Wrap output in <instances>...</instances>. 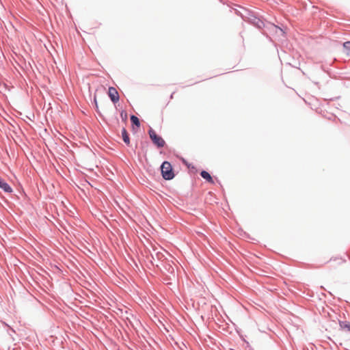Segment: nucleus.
<instances>
[{"instance_id":"nucleus-1","label":"nucleus","mask_w":350,"mask_h":350,"mask_svg":"<svg viewBox=\"0 0 350 350\" xmlns=\"http://www.w3.org/2000/svg\"><path fill=\"white\" fill-rule=\"evenodd\" d=\"M234 12L237 15L240 16L244 22H264V18L259 12L243 6H238V8H234Z\"/></svg>"},{"instance_id":"nucleus-2","label":"nucleus","mask_w":350,"mask_h":350,"mask_svg":"<svg viewBox=\"0 0 350 350\" xmlns=\"http://www.w3.org/2000/svg\"><path fill=\"white\" fill-rule=\"evenodd\" d=\"M161 170L162 176L165 180H171L174 178V174L172 171V167L168 161H164L161 166Z\"/></svg>"},{"instance_id":"nucleus-3","label":"nucleus","mask_w":350,"mask_h":350,"mask_svg":"<svg viewBox=\"0 0 350 350\" xmlns=\"http://www.w3.org/2000/svg\"><path fill=\"white\" fill-rule=\"evenodd\" d=\"M148 133L151 140L157 147L162 148L164 146L165 141L161 137L157 135L153 129H150Z\"/></svg>"},{"instance_id":"nucleus-4","label":"nucleus","mask_w":350,"mask_h":350,"mask_svg":"<svg viewBox=\"0 0 350 350\" xmlns=\"http://www.w3.org/2000/svg\"><path fill=\"white\" fill-rule=\"evenodd\" d=\"M108 94L111 100L114 103H117L119 100V94L116 89L113 87L109 88Z\"/></svg>"},{"instance_id":"nucleus-5","label":"nucleus","mask_w":350,"mask_h":350,"mask_svg":"<svg viewBox=\"0 0 350 350\" xmlns=\"http://www.w3.org/2000/svg\"><path fill=\"white\" fill-rule=\"evenodd\" d=\"M0 188L2 189L5 192L7 193H11L12 192V189L11 187L5 182L1 177H0Z\"/></svg>"},{"instance_id":"nucleus-6","label":"nucleus","mask_w":350,"mask_h":350,"mask_svg":"<svg viewBox=\"0 0 350 350\" xmlns=\"http://www.w3.org/2000/svg\"><path fill=\"white\" fill-rule=\"evenodd\" d=\"M200 175L203 178L206 179L208 183H214L211 176L210 175V174L208 172H207L206 171H202L200 173Z\"/></svg>"},{"instance_id":"nucleus-7","label":"nucleus","mask_w":350,"mask_h":350,"mask_svg":"<svg viewBox=\"0 0 350 350\" xmlns=\"http://www.w3.org/2000/svg\"><path fill=\"white\" fill-rule=\"evenodd\" d=\"M339 325L341 329L350 332V323L347 321H340Z\"/></svg>"},{"instance_id":"nucleus-8","label":"nucleus","mask_w":350,"mask_h":350,"mask_svg":"<svg viewBox=\"0 0 350 350\" xmlns=\"http://www.w3.org/2000/svg\"><path fill=\"white\" fill-rule=\"evenodd\" d=\"M122 136L123 141L126 144L129 145L130 144V139H129V134L125 129H123L122 131Z\"/></svg>"},{"instance_id":"nucleus-9","label":"nucleus","mask_w":350,"mask_h":350,"mask_svg":"<svg viewBox=\"0 0 350 350\" xmlns=\"http://www.w3.org/2000/svg\"><path fill=\"white\" fill-rule=\"evenodd\" d=\"M131 121L133 124L135 125L137 128L140 126V122L139 118L135 116H131Z\"/></svg>"},{"instance_id":"nucleus-10","label":"nucleus","mask_w":350,"mask_h":350,"mask_svg":"<svg viewBox=\"0 0 350 350\" xmlns=\"http://www.w3.org/2000/svg\"><path fill=\"white\" fill-rule=\"evenodd\" d=\"M345 53L350 56V41L346 42L343 44Z\"/></svg>"},{"instance_id":"nucleus-11","label":"nucleus","mask_w":350,"mask_h":350,"mask_svg":"<svg viewBox=\"0 0 350 350\" xmlns=\"http://www.w3.org/2000/svg\"><path fill=\"white\" fill-rule=\"evenodd\" d=\"M271 28L275 30V32L278 33V31H280V32H282V29L281 28H279L277 26H275L274 25V23H271Z\"/></svg>"},{"instance_id":"nucleus-12","label":"nucleus","mask_w":350,"mask_h":350,"mask_svg":"<svg viewBox=\"0 0 350 350\" xmlns=\"http://www.w3.org/2000/svg\"><path fill=\"white\" fill-rule=\"evenodd\" d=\"M94 102H95L96 107L98 108L96 97H94Z\"/></svg>"},{"instance_id":"nucleus-13","label":"nucleus","mask_w":350,"mask_h":350,"mask_svg":"<svg viewBox=\"0 0 350 350\" xmlns=\"http://www.w3.org/2000/svg\"><path fill=\"white\" fill-rule=\"evenodd\" d=\"M126 116H127L126 113H124V116H123V118H124L126 119Z\"/></svg>"},{"instance_id":"nucleus-14","label":"nucleus","mask_w":350,"mask_h":350,"mask_svg":"<svg viewBox=\"0 0 350 350\" xmlns=\"http://www.w3.org/2000/svg\"><path fill=\"white\" fill-rule=\"evenodd\" d=\"M123 115H124V111H122L121 116L123 117Z\"/></svg>"}]
</instances>
